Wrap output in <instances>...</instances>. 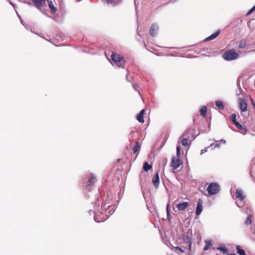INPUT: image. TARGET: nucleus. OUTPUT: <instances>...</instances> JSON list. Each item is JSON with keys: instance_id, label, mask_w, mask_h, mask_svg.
I'll return each instance as SVG.
<instances>
[{"instance_id": "1", "label": "nucleus", "mask_w": 255, "mask_h": 255, "mask_svg": "<svg viewBox=\"0 0 255 255\" xmlns=\"http://www.w3.org/2000/svg\"><path fill=\"white\" fill-rule=\"evenodd\" d=\"M94 205V209L93 210H89V214L90 215L94 214L95 215L94 216V220L96 222H101L104 221L103 219V218L100 217L101 214H103L102 211H101V210H102V208L104 207L105 208L106 205L104 204V205H102L101 208L100 210L99 206H97V203H93Z\"/></svg>"}, {"instance_id": "2", "label": "nucleus", "mask_w": 255, "mask_h": 255, "mask_svg": "<svg viewBox=\"0 0 255 255\" xmlns=\"http://www.w3.org/2000/svg\"><path fill=\"white\" fill-rule=\"evenodd\" d=\"M111 59L113 61L112 64L119 67L123 68L125 64V60L124 58L119 54L112 52L111 55Z\"/></svg>"}, {"instance_id": "3", "label": "nucleus", "mask_w": 255, "mask_h": 255, "mask_svg": "<svg viewBox=\"0 0 255 255\" xmlns=\"http://www.w3.org/2000/svg\"><path fill=\"white\" fill-rule=\"evenodd\" d=\"M238 57L239 54L233 49L226 51L223 55V58L227 61L234 60Z\"/></svg>"}, {"instance_id": "4", "label": "nucleus", "mask_w": 255, "mask_h": 255, "mask_svg": "<svg viewBox=\"0 0 255 255\" xmlns=\"http://www.w3.org/2000/svg\"><path fill=\"white\" fill-rule=\"evenodd\" d=\"M192 231L190 232L189 230L188 232H184L182 235V240L184 243L187 244L188 248H186L187 250H191V246L192 244L191 241Z\"/></svg>"}, {"instance_id": "5", "label": "nucleus", "mask_w": 255, "mask_h": 255, "mask_svg": "<svg viewBox=\"0 0 255 255\" xmlns=\"http://www.w3.org/2000/svg\"><path fill=\"white\" fill-rule=\"evenodd\" d=\"M220 191V186L216 183H210L207 188V191L210 195H215Z\"/></svg>"}, {"instance_id": "6", "label": "nucleus", "mask_w": 255, "mask_h": 255, "mask_svg": "<svg viewBox=\"0 0 255 255\" xmlns=\"http://www.w3.org/2000/svg\"><path fill=\"white\" fill-rule=\"evenodd\" d=\"M230 119L238 128L243 130L245 133H246L247 131V128H246V127L243 126L242 125L239 124V123L237 122L236 114H231L230 116Z\"/></svg>"}, {"instance_id": "7", "label": "nucleus", "mask_w": 255, "mask_h": 255, "mask_svg": "<svg viewBox=\"0 0 255 255\" xmlns=\"http://www.w3.org/2000/svg\"><path fill=\"white\" fill-rule=\"evenodd\" d=\"M191 132V129H189L186 132H184L183 133V134L180 136L179 139H180V138L182 136H187V137L184 138L182 139V144L183 145H184L185 146H187L191 144V142L188 141V138H189V136H187V134H188L189 133H190Z\"/></svg>"}, {"instance_id": "8", "label": "nucleus", "mask_w": 255, "mask_h": 255, "mask_svg": "<svg viewBox=\"0 0 255 255\" xmlns=\"http://www.w3.org/2000/svg\"><path fill=\"white\" fill-rule=\"evenodd\" d=\"M152 182L155 188L156 189H158L159 187V183H160L158 172H156V173L152 177Z\"/></svg>"}, {"instance_id": "9", "label": "nucleus", "mask_w": 255, "mask_h": 255, "mask_svg": "<svg viewBox=\"0 0 255 255\" xmlns=\"http://www.w3.org/2000/svg\"><path fill=\"white\" fill-rule=\"evenodd\" d=\"M239 107L242 112H246L247 110V104L243 98H239Z\"/></svg>"}, {"instance_id": "10", "label": "nucleus", "mask_w": 255, "mask_h": 255, "mask_svg": "<svg viewBox=\"0 0 255 255\" xmlns=\"http://www.w3.org/2000/svg\"><path fill=\"white\" fill-rule=\"evenodd\" d=\"M203 210V201L199 199L197 202V206L196 207V214L197 216H199L201 214Z\"/></svg>"}, {"instance_id": "11", "label": "nucleus", "mask_w": 255, "mask_h": 255, "mask_svg": "<svg viewBox=\"0 0 255 255\" xmlns=\"http://www.w3.org/2000/svg\"><path fill=\"white\" fill-rule=\"evenodd\" d=\"M158 30V26L156 24H152L149 29V33L150 35L152 37L155 36L157 34Z\"/></svg>"}, {"instance_id": "12", "label": "nucleus", "mask_w": 255, "mask_h": 255, "mask_svg": "<svg viewBox=\"0 0 255 255\" xmlns=\"http://www.w3.org/2000/svg\"><path fill=\"white\" fill-rule=\"evenodd\" d=\"M181 164L180 160L179 159V158H176L175 157H173L172 158V162H171V166L173 167L174 169L178 168Z\"/></svg>"}, {"instance_id": "13", "label": "nucleus", "mask_w": 255, "mask_h": 255, "mask_svg": "<svg viewBox=\"0 0 255 255\" xmlns=\"http://www.w3.org/2000/svg\"><path fill=\"white\" fill-rule=\"evenodd\" d=\"M46 0H32L35 6L39 9H41L42 6L45 3Z\"/></svg>"}, {"instance_id": "14", "label": "nucleus", "mask_w": 255, "mask_h": 255, "mask_svg": "<svg viewBox=\"0 0 255 255\" xmlns=\"http://www.w3.org/2000/svg\"><path fill=\"white\" fill-rule=\"evenodd\" d=\"M188 202H182V203L177 204L176 205V207L178 208V210L183 211L188 207Z\"/></svg>"}, {"instance_id": "15", "label": "nucleus", "mask_w": 255, "mask_h": 255, "mask_svg": "<svg viewBox=\"0 0 255 255\" xmlns=\"http://www.w3.org/2000/svg\"><path fill=\"white\" fill-rule=\"evenodd\" d=\"M236 197L241 201L243 200L245 197L243 196V191L242 189L238 188L236 191Z\"/></svg>"}, {"instance_id": "16", "label": "nucleus", "mask_w": 255, "mask_h": 255, "mask_svg": "<svg viewBox=\"0 0 255 255\" xmlns=\"http://www.w3.org/2000/svg\"><path fill=\"white\" fill-rule=\"evenodd\" d=\"M144 110L143 109L141 110L139 113L136 116V119L139 123H143L144 122Z\"/></svg>"}, {"instance_id": "17", "label": "nucleus", "mask_w": 255, "mask_h": 255, "mask_svg": "<svg viewBox=\"0 0 255 255\" xmlns=\"http://www.w3.org/2000/svg\"><path fill=\"white\" fill-rule=\"evenodd\" d=\"M220 33V30H219L216 31L215 32H214V33H213L212 34H211L210 36H209L207 38H206L205 39V41H209V40H213V39H215V38H216L219 35Z\"/></svg>"}, {"instance_id": "18", "label": "nucleus", "mask_w": 255, "mask_h": 255, "mask_svg": "<svg viewBox=\"0 0 255 255\" xmlns=\"http://www.w3.org/2000/svg\"><path fill=\"white\" fill-rule=\"evenodd\" d=\"M47 1H48L49 7L50 8V10L51 11V12L52 13H54L57 10L56 8L54 6V5H53V4L51 0H47Z\"/></svg>"}, {"instance_id": "19", "label": "nucleus", "mask_w": 255, "mask_h": 255, "mask_svg": "<svg viewBox=\"0 0 255 255\" xmlns=\"http://www.w3.org/2000/svg\"><path fill=\"white\" fill-rule=\"evenodd\" d=\"M95 177L93 175H91V177L89 178L87 185V188H88L89 186H91L92 185L94 184L95 182Z\"/></svg>"}, {"instance_id": "20", "label": "nucleus", "mask_w": 255, "mask_h": 255, "mask_svg": "<svg viewBox=\"0 0 255 255\" xmlns=\"http://www.w3.org/2000/svg\"><path fill=\"white\" fill-rule=\"evenodd\" d=\"M104 2H106L107 3H110V4H117L119 3H120V2H121V1L122 0H102Z\"/></svg>"}, {"instance_id": "21", "label": "nucleus", "mask_w": 255, "mask_h": 255, "mask_svg": "<svg viewBox=\"0 0 255 255\" xmlns=\"http://www.w3.org/2000/svg\"><path fill=\"white\" fill-rule=\"evenodd\" d=\"M216 143H211L209 146V147L211 148V150H214L216 148H220V143H219V141L215 140Z\"/></svg>"}, {"instance_id": "22", "label": "nucleus", "mask_w": 255, "mask_h": 255, "mask_svg": "<svg viewBox=\"0 0 255 255\" xmlns=\"http://www.w3.org/2000/svg\"><path fill=\"white\" fill-rule=\"evenodd\" d=\"M187 247H185V248H182L180 247H175V249L178 251L179 252H180L181 253H188L189 254V252H190V250H186V248Z\"/></svg>"}, {"instance_id": "23", "label": "nucleus", "mask_w": 255, "mask_h": 255, "mask_svg": "<svg viewBox=\"0 0 255 255\" xmlns=\"http://www.w3.org/2000/svg\"><path fill=\"white\" fill-rule=\"evenodd\" d=\"M246 47V41L245 40H242L238 43V47L239 49H244Z\"/></svg>"}, {"instance_id": "24", "label": "nucleus", "mask_w": 255, "mask_h": 255, "mask_svg": "<svg viewBox=\"0 0 255 255\" xmlns=\"http://www.w3.org/2000/svg\"><path fill=\"white\" fill-rule=\"evenodd\" d=\"M215 105L220 110H223L224 109V106L221 101H216Z\"/></svg>"}, {"instance_id": "25", "label": "nucleus", "mask_w": 255, "mask_h": 255, "mask_svg": "<svg viewBox=\"0 0 255 255\" xmlns=\"http://www.w3.org/2000/svg\"><path fill=\"white\" fill-rule=\"evenodd\" d=\"M152 168V165L149 164L147 162H145L143 166L144 171L147 172Z\"/></svg>"}, {"instance_id": "26", "label": "nucleus", "mask_w": 255, "mask_h": 255, "mask_svg": "<svg viewBox=\"0 0 255 255\" xmlns=\"http://www.w3.org/2000/svg\"><path fill=\"white\" fill-rule=\"evenodd\" d=\"M207 107L205 106H202L200 110L201 115L203 117H205L207 113Z\"/></svg>"}, {"instance_id": "27", "label": "nucleus", "mask_w": 255, "mask_h": 255, "mask_svg": "<svg viewBox=\"0 0 255 255\" xmlns=\"http://www.w3.org/2000/svg\"><path fill=\"white\" fill-rule=\"evenodd\" d=\"M206 246L204 248V251H207L209 249L212 245V242L211 240H207L205 241Z\"/></svg>"}, {"instance_id": "28", "label": "nucleus", "mask_w": 255, "mask_h": 255, "mask_svg": "<svg viewBox=\"0 0 255 255\" xmlns=\"http://www.w3.org/2000/svg\"><path fill=\"white\" fill-rule=\"evenodd\" d=\"M140 149V145L138 142H136L134 147H133V151L134 153L138 151Z\"/></svg>"}, {"instance_id": "29", "label": "nucleus", "mask_w": 255, "mask_h": 255, "mask_svg": "<svg viewBox=\"0 0 255 255\" xmlns=\"http://www.w3.org/2000/svg\"><path fill=\"white\" fill-rule=\"evenodd\" d=\"M237 253L240 255H245L246 253L244 250L241 249L239 246L237 247Z\"/></svg>"}, {"instance_id": "30", "label": "nucleus", "mask_w": 255, "mask_h": 255, "mask_svg": "<svg viewBox=\"0 0 255 255\" xmlns=\"http://www.w3.org/2000/svg\"><path fill=\"white\" fill-rule=\"evenodd\" d=\"M217 250L219 251H222L224 254L228 253V249L225 247H219L217 248Z\"/></svg>"}, {"instance_id": "31", "label": "nucleus", "mask_w": 255, "mask_h": 255, "mask_svg": "<svg viewBox=\"0 0 255 255\" xmlns=\"http://www.w3.org/2000/svg\"><path fill=\"white\" fill-rule=\"evenodd\" d=\"M252 216L251 215H249L245 221V224L247 225H249L252 223Z\"/></svg>"}, {"instance_id": "32", "label": "nucleus", "mask_w": 255, "mask_h": 255, "mask_svg": "<svg viewBox=\"0 0 255 255\" xmlns=\"http://www.w3.org/2000/svg\"><path fill=\"white\" fill-rule=\"evenodd\" d=\"M176 155L178 158L180 157V148L179 146H177L176 147Z\"/></svg>"}, {"instance_id": "33", "label": "nucleus", "mask_w": 255, "mask_h": 255, "mask_svg": "<svg viewBox=\"0 0 255 255\" xmlns=\"http://www.w3.org/2000/svg\"><path fill=\"white\" fill-rule=\"evenodd\" d=\"M255 10V5L248 12L247 15H249Z\"/></svg>"}, {"instance_id": "34", "label": "nucleus", "mask_w": 255, "mask_h": 255, "mask_svg": "<svg viewBox=\"0 0 255 255\" xmlns=\"http://www.w3.org/2000/svg\"><path fill=\"white\" fill-rule=\"evenodd\" d=\"M209 148V147H207L205 148L202 149L201 151V154L204 153L205 152H207L208 150V149Z\"/></svg>"}, {"instance_id": "35", "label": "nucleus", "mask_w": 255, "mask_h": 255, "mask_svg": "<svg viewBox=\"0 0 255 255\" xmlns=\"http://www.w3.org/2000/svg\"><path fill=\"white\" fill-rule=\"evenodd\" d=\"M138 86V85L136 84H132V87L136 91H137L138 92V93L139 94V91L137 90L136 89V87Z\"/></svg>"}, {"instance_id": "36", "label": "nucleus", "mask_w": 255, "mask_h": 255, "mask_svg": "<svg viewBox=\"0 0 255 255\" xmlns=\"http://www.w3.org/2000/svg\"><path fill=\"white\" fill-rule=\"evenodd\" d=\"M167 219L168 220V221H170L171 219V218L170 216L169 211L168 210H167Z\"/></svg>"}, {"instance_id": "37", "label": "nucleus", "mask_w": 255, "mask_h": 255, "mask_svg": "<svg viewBox=\"0 0 255 255\" xmlns=\"http://www.w3.org/2000/svg\"><path fill=\"white\" fill-rule=\"evenodd\" d=\"M8 0L9 1V3L13 7V8H15L16 4H15L14 3L12 2L10 0Z\"/></svg>"}, {"instance_id": "38", "label": "nucleus", "mask_w": 255, "mask_h": 255, "mask_svg": "<svg viewBox=\"0 0 255 255\" xmlns=\"http://www.w3.org/2000/svg\"><path fill=\"white\" fill-rule=\"evenodd\" d=\"M18 17H19L20 18V22L21 23V24L23 25H24V21L21 19V17L18 15Z\"/></svg>"}, {"instance_id": "39", "label": "nucleus", "mask_w": 255, "mask_h": 255, "mask_svg": "<svg viewBox=\"0 0 255 255\" xmlns=\"http://www.w3.org/2000/svg\"><path fill=\"white\" fill-rule=\"evenodd\" d=\"M219 141L223 142L224 143H226V141L223 139H221L220 140H219Z\"/></svg>"}, {"instance_id": "40", "label": "nucleus", "mask_w": 255, "mask_h": 255, "mask_svg": "<svg viewBox=\"0 0 255 255\" xmlns=\"http://www.w3.org/2000/svg\"><path fill=\"white\" fill-rule=\"evenodd\" d=\"M128 73L127 74V76H126V79H127V80L128 81H129V82L130 81H129V79H128Z\"/></svg>"}, {"instance_id": "41", "label": "nucleus", "mask_w": 255, "mask_h": 255, "mask_svg": "<svg viewBox=\"0 0 255 255\" xmlns=\"http://www.w3.org/2000/svg\"><path fill=\"white\" fill-rule=\"evenodd\" d=\"M169 204H167V206H166V211H167V210H169L168 208H169Z\"/></svg>"}, {"instance_id": "42", "label": "nucleus", "mask_w": 255, "mask_h": 255, "mask_svg": "<svg viewBox=\"0 0 255 255\" xmlns=\"http://www.w3.org/2000/svg\"><path fill=\"white\" fill-rule=\"evenodd\" d=\"M251 173L255 174V173H254V169L252 168V170H251Z\"/></svg>"}, {"instance_id": "43", "label": "nucleus", "mask_w": 255, "mask_h": 255, "mask_svg": "<svg viewBox=\"0 0 255 255\" xmlns=\"http://www.w3.org/2000/svg\"><path fill=\"white\" fill-rule=\"evenodd\" d=\"M27 4H28L29 5H31L32 3L31 2H26Z\"/></svg>"}, {"instance_id": "44", "label": "nucleus", "mask_w": 255, "mask_h": 255, "mask_svg": "<svg viewBox=\"0 0 255 255\" xmlns=\"http://www.w3.org/2000/svg\"><path fill=\"white\" fill-rule=\"evenodd\" d=\"M253 106L254 108L255 107V103H253Z\"/></svg>"}, {"instance_id": "45", "label": "nucleus", "mask_w": 255, "mask_h": 255, "mask_svg": "<svg viewBox=\"0 0 255 255\" xmlns=\"http://www.w3.org/2000/svg\"><path fill=\"white\" fill-rule=\"evenodd\" d=\"M228 255H237L235 254H228Z\"/></svg>"}, {"instance_id": "46", "label": "nucleus", "mask_w": 255, "mask_h": 255, "mask_svg": "<svg viewBox=\"0 0 255 255\" xmlns=\"http://www.w3.org/2000/svg\"><path fill=\"white\" fill-rule=\"evenodd\" d=\"M251 101H252V104H253V103H254V100H253L252 99H251Z\"/></svg>"}, {"instance_id": "47", "label": "nucleus", "mask_w": 255, "mask_h": 255, "mask_svg": "<svg viewBox=\"0 0 255 255\" xmlns=\"http://www.w3.org/2000/svg\"><path fill=\"white\" fill-rule=\"evenodd\" d=\"M193 139H195L196 137L194 136L193 135Z\"/></svg>"}, {"instance_id": "48", "label": "nucleus", "mask_w": 255, "mask_h": 255, "mask_svg": "<svg viewBox=\"0 0 255 255\" xmlns=\"http://www.w3.org/2000/svg\"><path fill=\"white\" fill-rule=\"evenodd\" d=\"M236 205H237V206L240 207V206L238 204H237V203H236Z\"/></svg>"}]
</instances>
